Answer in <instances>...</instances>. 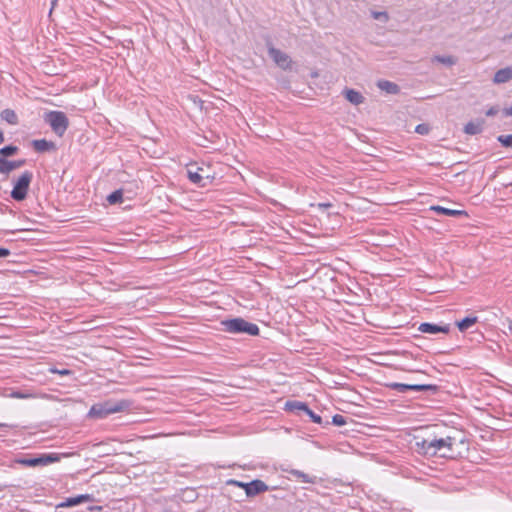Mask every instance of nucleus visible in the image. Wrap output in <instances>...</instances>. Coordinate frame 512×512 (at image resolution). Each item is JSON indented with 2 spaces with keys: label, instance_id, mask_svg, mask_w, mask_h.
Returning a JSON list of instances; mask_svg holds the SVG:
<instances>
[{
  "label": "nucleus",
  "instance_id": "2",
  "mask_svg": "<svg viewBox=\"0 0 512 512\" xmlns=\"http://www.w3.org/2000/svg\"><path fill=\"white\" fill-rule=\"evenodd\" d=\"M129 406L130 403L127 400H107L92 405L88 412V416L94 419H104L111 414L126 410Z\"/></svg>",
  "mask_w": 512,
  "mask_h": 512
},
{
  "label": "nucleus",
  "instance_id": "13",
  "mask_svg": "<svg viewBox=\"0 0 512 512\" xmlns=\"http://www.w3.org/2000/svg\"><path fill=\"white\" fill-rule=\"evenodd\" d=\"M31 144H32V147L35 149V151H37L39 153L56 150V144L54 142L48 141L46 139H36V140H33Z\"/></svg>",
  "mask_w": 512,
  "mask_h": 512
},
{
  "label": "nucleus",
  "instance_id": "17",
  "mask_svg": "<svg viewBox=\"0 0 512 512\" xmlns=\"http://www.w3.org/2000/svg\"><path fill=\"white\" fill-rule=\"evenodd\" d=\"M345 98L353 105H360L364 102L363 95L354 89H345L343 91Z\"/></svg>",
  "mask_w": 512,
  "mask_h": 512
},
{
  "label": "nucleus",
  "instance_id": "3",
  "mask_svg": "<svg viewBox=\"0 0 512 512\" xmlns=\"http://www.w3.org/2000/svg\"><path fill=\"white\" fill-rule=\"evenodd\" d=\"M222 330L224 332L241 334L246 333L251 336L259 334V327L243 318H233L221 321Z\"/></svg>",
  "mask_w": 512,
  "mask_h": 512
},
{
  "label": "nucleus",
  "instance_id": "27",
  "mask_svg": "<svg viewBox=\"0 0 512 512\" xmlns=\"http://www.w3.org/2000/svg\"><path fill=\"white\" fill-rule=\"evenodd\" d=\"M226 484L228 486H235V487H239V488L244 489L245 494L247 495V489H248V486H249V482H242V481L235 480V479H229V480L226 481Z\"/></svg>",
  "mask_w": 512,
  "mask_h": 512
},
{
  "label": "nucleus",
  "instance_id": "20",
  "mask_svg": "<svg viewBox=\"0 0 512 512\" xmlns=\"http://www.w3.org/2000/svg\"><path fill=\"white\" fill-rule=\"evenodd\" d=\"M288 473L294 477H296L297 479H299L300 481L304 482V483H310V484H314L317 482V477L316 476H312V475H309V474H306L300 470H296V469H291L288 471Z\"/></svg>",
  "mask_w": 512,
  "mask_h": 512
},
{
  "label": "nucleus",
  "instance_id": "4",
  "mask_svg": "<svg viewBox=\"0 0 512 512\" xmlns=\"http://www.w3.org/2000/svg\"><path fill=\"white\" fill-rule=\"evenodd\" d=\"M44 120L50 125L53 132L60 137L64 135L69 125L67 116L61 111H50L46 113Z\"/></svg>",
  "mask_w": 512,
  "mask_h": 512
},
{
  "label": "nucleus",
  "instance_id": "10",
  "mask_svg": "<svg viewBox=\"0 0 512 512\" xmlns=\"http://www.w3.org/2000/svg\"><path fill=\"white\" fill-rule=\"evenodd\" d=\"M269 490V486L260 479H255L251 482H249V486L247 489V497L252 498L255 497L261 493H264Z\"/></svg>",
  "mask_w": 512,
  "mask_h": 512
},
{
  "label": "nucleus",
  "instance_id": "26",
  "mask_svg": "<svg viewBox=\"0 0 512 512\" xmlns=\"http://www.w3.org/2000/svg\"><path fill=\"white\" fill-rule=\"evenodd\" d=\"M122 199H123V192H122V190H116V191L112 192V193L107 197V201H108V202H109V204H111V205L121 203V202H122Z\"/></svg>",
  "mask_w": 512,
  "mask_h": 512
},
{
  "label": "nucleus",
  "instance_id": "16",
  "mask_svg": "<svg viewBox=\"0 0 512 512\" xmlns=\"http://www.w3.org/2000/svg\"><path fill=\"white\" fill-rule=\"evenodd\" d=\"M429 209L436 213L444 214L446 216H451V217L467 216V213L463 210L449 209V208L442 207L440 205H433Z\"/></svg>",
  "mask_w": 512,
  "mask_h": 512
},
{
  "label": "nucleus",
  "instance_id": "37",
  "mask_svg": "<svg viewBox=\"0 0 512 512\" xmlns=\"http://www.w3.org/2000/svg\"><path fill=\"white\" fill-rule=\"evenodd\" d=\"M503 114L505 116H512V105L510 107L503 109Z\"/></svg>",
  "mask_w": 512,
  "mask_h": 512
},
{
  "label": "nucleus",
  "instance_id": "34",
  "mask_svg": "<svg viewBox=\"0 0 512 512\" xmlns=\"http://www.w3.org/2000/svg\"><path fill=\"white\" fill-rule=\"evenodd\" d=\"M499 112V109L497 106H492L491 108H489L487 111H486V116L488 117H492V116H495L497 113Z\"/></svg>",
  "mask_w": 512,
  "mask_h": 512
},
{
  "label": "nucleus",
  "instance_id": "41",
  "mask_svg": "<svg viewBox=\"0 0 512 512\" xmlns=\"http://www.w3.org/2000/svg\"><path fill=\"white\" fill-rule=\"evenodd\" d=\"M330 206H331V204H329V203L320 204V207H330Z\"/></svg>",
  "mask_w": 512,
  "mask_h": 512
},
{
  "label": "nucleus",
  "instance_id": "40",
  "mask_svg": "<svg viewBox=\"0 0 512 512\" xmlns=\"http://www.w3.org/2000/svg\"><path fill=\"white\" fill-rule=\"evenodd\" d=\"M56 3H57V0H52V2H51L52 7H51V10H50V13L52 12V10L55 7Z\"/></svg>",
  "mask_w": 512,
  "mask_h": 512
},
{
  "label": "nucleus",
  "instance_id": "14",
  "mask_svg": "<svg viewBox=\"0 0 512 512\" xmlns=\"http://www.w3.org/2000/svg\"><path fill=\"white\" fill-rule=\"evenodd\" d=\"M512 80V66L499 69L493 78L495 84H503Z\"/></svg>",
  "mask_w": 512,
  "mask_h": 512
},
{
  "label": "nucleus",
  "instance_id": "32",
  "mask_svg": "<svg viewBox=\"0 0 512 512\" xmlns=\"http://www.w3.org/2000/svg\"><path fill=\"white\" fill-rule=\"evenodd\" d=\"M305 413L311 418L314 423L320 424L322 422L321 416L315 414L309 407L305 410Z\"/></svg>",
  "mask_w": 512,
  "mask_h": 512
},
{
  "label": "nucleus",
  "instance_id": "8",
  "mask_svg": "<svg viewBox=\"0 0 512 512\" xmlns=\"http://www.w3.org/2000/svg\"><path fill=\"white\" fill-rule=\"evenodd\" d=\"M389 387L393 390H396L398 392L404 393L407 390H414V391H428V390H436L435 385L430 384H404V383H391L389 384Z\"/></svg>",
  "mask_w": 512,
  "mask_h": 512
},
{
  "label": "nucleus",
  "instance_id": "23",
  "mask_svg": "<svg viewBox=\"0 0 512 512\" xmlns=\"http://www.w3.org/2000/svg\"><path fill=\"white\" fill-rule=\"evenodd\" d=\"M286 410L289 411H304L307 409V405L300 401H288L285 405Z\"/></svg>",
  "mask_w": 512,
  "mask_h": 512
},
{
  "label": "nucleus",
  "instance_id": "21",
  "mask_svg": "<svg viewBox=\"0 0 512 512\" xmlns=\"http://www.w3.org/2000/svg\"><path fill=\"white\" fill-rule=\"evenodd\" d=\"M1 119L8 122L9 124L15 125L18 123V117L14 110L4 109L1 114Z\"/></svg>",
  "mask_w": 512,
  "mask_h": 512
},
{
  "label": "nucleus",
  "instance_id": "31",
  "mask_svg": "<svg viewBox=\"0 0 512 512\" xmlns=\"http://www.w3.org/2000/svg\"><path fill=\"white\" fill-rule=\"evenodd\" d=\"M430 131V127L428 124L422 123L416 126L415 132L420 135H426Z\"/></svg>",
  "mask_w": 512,
  "mask_h": 512
},
{
  "label": "nucleus",
  "instance_id": "28",
  "mask_svg": "<svg viewBox=\"0 0 512 512\" xmlns=\"http://www.w3.org/2000/svg\"><path fill=\"white\" fill-rule=\"evenodd\" d=\"M497 140L504 146V147H511L512 148V134L507 135H499L497 137Z\"/></svg>",
  "mask_w": 512,
  "mask_h": 512
},
{
  "label": "nucleus",
  "instance_id": "11",
  "mask_svg": "<svg viewBox=\"0 0 512 512\" xmlns=\"http://www.w3.org/2000/svg\"><path fill=\"white\" fill-rule=\"evenodd\" d=\"M449 325H437L433 323H421L418 327V331L422 333L428 334H437V333H445L449 332Z\"/></svg>",
  "mask_w": 512,
  "mask_h": 512
},
{
  "label": "nucleus",
  "instance_id": "29",
  "mask_svg": "<svg viewBox=\"0 0 512 512\" xmlns=\"http://www.w3.org/2000/svg\"><path fill=\"white\" fill-rule=\"evenodd\" d=\"M332 423L336 426H343L347 423L346 417L336 414L332 417Z\"/></svg>",
  "mask_w": 512,
  "mask_h": 512
},
{
  "label": "nucleus",
  "instance_id": "5",
  "mask_svg": "<svg viewBox=\"0 0 512 512\" xmlns=\"http://www.w3.org/2000/svg\"><path fill=\"white\" fill-rule=\"evenodd\" d=\"M32 179L33 174L30 171H25L16 180L11 191V197L15 201H23L27 197Z\"/></svg>",
  "mask_w": 512,
  "mask_h": 512
},
{
  "label": "nucleus",
  "instance_id": "30",
  "mask_svg": "<svg viewBox=\"0 0 512 512\" xmlns=\"http://www.w3.org/2000/svg\"><path fill=\"white\" fill-rule=\"evenodd\" d=\"M372 17L376 20H381L383 22H387L389 20V15L387 14V12H377V11H373L372 12Z\"/></svg>",
  "mask_w": 512,
  "mask_h": 512
},
{
  "label": "nucleus",
  "instance_id": "25",
  "mask_svg": "<svg viewBox=\"0 0 512 512\" xmlns=\"http://www.w3.org/2000/svg\"><path fill=\"white\" fill-rule=\"evenodd\" d=\"M18 151L19 148L17 146L8 145L0 149V156L3 158L14 156L18 153Z\"/></svg>",
  "mask_w": 512,
  "mask_h": 512
},
{
  "label": "nucleus",
  "instance_id": "15",
  "mask_svg": "<svg viewBox=\"0 0 512 512\" xmlns=\"http://www.w3.org/2000/svg\"><path fill=\"white\" fill-rule=\"evenodd\" d=\"M93 497L89 494L78 495L76 497L67 498L64 502L60 503L58 507H72L81 503L91 501Z\"/></svg>",
  "mask_w": 512,
  "mask_h": 512
},
{
  "label": "nucleus",
  "instance_id": "9",
  "mask_svg": "<svg viewBox=\"0 0 512 512\" xmlns=\"http://www.w3.org/2000/svg\"><path fill=\"white\" fill-rule=\"evenodd\" d=\"M202 172H204L203 168H196L195 171L188 169L187 176L192 183L198 185L199 187H205L208 183L211 182V180L209 179L208 175L204 176Z\"/></svg>",
  "mask_w": 512,
  "mask_h": 512
},
{
  "label": "nucleus",
  "instance_id": "19",
  "mask_svg": "<svg viewBox=\"0 0 512 512\" xmlns=\"http://www.w3.org/2000/svg\"><path fill=\"white\" fill-rule=\"evenodd\" d=\"M377 87L388 94H398L400 91V88L396 83L388 80H379L377 82Z\"/></svg>",
  "mask_w": 512,
  "mask_h": 512
},
{
  "label": "nucleus",
  "instance_id": "42",
  "mask_svg": "<svg viewBox=\"0 0 512 512\" xmlns=\"http://www.w3.org/2000/svg\"><path fill=\"white\" fill-rule=\"evenodd\" d=\"M4 427H8V425L5 423H0V428H4Z\"/></svg>",
  "mask_w": 512,
  "mask_h": 512
},
{
  "label": "nucleus",
  "instance_id": "22",
  "mask_svg": "<svg viewBox=\"0 0 512 512\" xmlns=\"http://www.w3.org/2000/svg\"><path fill=\"white\" fill-rule=\"evenodd\" d=\"M477 322V317H466L457 322V327L461 332L466 331Z\"/></svg>",
  "mask_w": 512,
  "mask_h": 512
},
{
  "label": "nucleus",
  "instance_id": "18",
  "mask_svg": "<svg viewBox=\"0 0 512 512\" xmlns=\"http://www.w3.org/2000/svg\"><path fill=\"white\" fill-rule=\"evenodd\" d=\"M483 120L470 121L464 126V132L468 135H477L483 131Z\"/></svg>",
  "mask_w": 512,
  "mask_h": 512
},
{
  "label": "nucleus",
  "instance_id": "24",
  "mask_svg": "<svg viewBox=\"0 0 512 512\" xmlns=\"http://www.w3.org/2000/svg\"><path fill=\"white\" fill-rule=\"evenodd\" d=\"M432 62H438L447 66H452L456 63V59L453 56L436 55L432 58Z\"/></svg>",
  "mask_w": 512,
  "mask_h": 512
},
{
  "label": "nucleus",
  "instance_id": "12",
  "mask_svg": "<svg viewBox=\"0 0 512 512\" xmlns=\"http://www.w3.org/2000/svg\"><path fill=\"white\" fill-rule=\"evenodd\" d=\"M24 163V160L9 161L0 156V173L9 174L11 171L23 166Z\"/></svg>",
  "mask_w": 512,
  "mask_h": 512
},
{
  "label": "nucleus",
  "instance_id": "35",
  "mask_svg": "<svg viewBox=\"0 0 512 512\" xmlns=\"http://www.w3.org/2000/svg\"><path fill=\"white\" fill-rule=\"evenodd\" d=\"M10 255V251L6 248L0 247V258H5Z\"/></svg>",
  "mask_w": 512,
  "mask_h": 512
},
{
  "label": "nucleus",
  "instance_id": "6",
  "mask_svg": "<svg viewBox=\"0 0 512 512\" xmlns=\"http://www.w3.org/2000/svg\"><path fill=\"white\" fill-rule=\"evenodd\" d=\"M268 54L279 68L283 70L291 69L292 60L287 53L270 45L268 47Z\"/></svg>",
  "mask_w": 512,
  "mask_h": 512
},
{
  "label": "nucleus",
  "instance_id": "38",
  "mask_svg": "<svg viewBox=\"0 0 512 512\" xmlns=\"http://www.w3.org/2000/svg\"><path fill=\"white\" fill-rule=\"evenodd\" d=\"M89 509L90 510L100 511V510H102V507L101 506H93V507H90Z\"/></svg>",
  "mask_w": 512,
  "mask_h": 512
},
{
  "label": "nucleus",
  "instance_id": "39",
  "mask_svg": "<svg viewBox=\"0 0 512 512\" xmlns=\"http://www.w3.org/2000/svg\"><path fill=\"white\" fill-rule=\"evenodd\" d=\"M4 134L3 132L0 130V144H2L4 142Z\"/></svg>",
  "mask_w": 512,
  "mask_h": 512
},
{
  "label": "nucleus",
  "instance_id": "1",
  "mask_svg": "<svg viewBox=\"0 0 512 512\" xmlns=\"http://www.w3.org/2000/svg\"><path fill=\"white\" fill-rule=\"evenodd\" d=\"M415 450L424 456L454 457V446L456 438L453 436H438L427 432L425 436L416 435L414 437Z\"/></svg>",
  "mask_w": 512,
  "mask_h": 512
},
{
  "label": "nucleus",
  "instance_id": "36",
  "mask_svg": "<svg viewBox=\"0 0 512 512\" xmlns=\"http://www.w3.org/2000/svg\"><path fill=\"white\" fill-rule=\"evenodd\" d=\"M13 397L18 398V399H25V398H27L28 396H27V395H25V394H23V393H21V392H14V393H13Z\"/></svg>",
  "mask_w": 512,
  "mask_h": 512
},
{
  "label": "nucleus",
  "instance_id": "33",
  "mask_svg": "<svg viewBox=\"0 0 512 512\" xmlns=\"http://www.w3.org/2000/svg\"><path fill=\"white\" fill-rule=\"evenodd\" d=\"M49 371L54 374H60V375H70L72 372L68 369L59 370L56 368H50Z\"/></svg>",
  "mask_w": 512,
  "mask_h": 512
},
{
  "label": "nucleus",
  "instance_id": "7",
  "mask_svg": "<svg viewBox=\"0 0 512 512\" xmlns=\"http://www.w3.org/2000/svg\"><path fill=\"white\" fill-rule=\"evenodd\" d=\"M59 460L58 455L56 454H42L38 457L34 458H24L17 460V463L28 466V467H36V466H45L50 463L56 462Z\"/></svg>",
  "mask_w": 512,
  "mask_h": 512
}]
</instances>
